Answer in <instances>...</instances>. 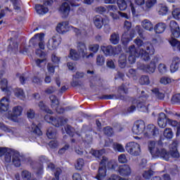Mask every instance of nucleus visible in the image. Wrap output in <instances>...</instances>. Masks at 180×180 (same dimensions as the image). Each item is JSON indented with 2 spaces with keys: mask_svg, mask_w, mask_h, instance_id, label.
Returning a JSON list of instances; mask_svg holds the SVG:
<instances>
[{
  "mask_svg": "<svg viewBox=\"0 0 180 180\" xmlns=\"http://www.w3.org/2000/svg\"><path fill=\"white\" fill-rule=\"evenodd\" d=\"M106 164L107 168L108 169H111L112 171H117L118 172L119 169V165L117 162L115 160H110L108 158L103 156L102 160L100 162V165H102L98 169V173L96 175V178L98 180H104L105 177L106 176Z\"/></svg>",
  "mask_w": 180,
  "mask_h": 180,
  "instance_id": "nucleus-1",
  "label": "nucleus"
},
{
  "mask_svg": "<svg viewBox=\"0 0 180 180\" xmlns=\"http://www.w3.org/2000/svg\"><path fill=\"white\" fill-rule=\"evenodd\" d=\"M30 42L36 46L38 44L39 49L36 50L37 56L41 57L44 56V52H42L41 50H44V34H36L30 40Z\"/></svg>",
  "mask_w": 180,
  "mask_h": 180,
  "instance_id": "nucleus-2",
  "label": "nucleus"
},
{
  "mask_svg": "<svg viewBox=\"0 0 180 180\" xmlns=\"http://www.w3.org/2000/svg\"><path fill=\"white\" fill-rule=\"evenodd\" d=\"M45 120L48 122V123H51L53 126L55 127H60L63 124H65L68 122V119L64 117H53L50 115H46L44 117Z\"/></svg>",
  "mask_w": 180,
  "mask_h": 180,
  "instance_id": "nucleus-3",
  "label": "nucleus"
},
{
  "mask_svg": "<svg viewBox=\"0 0 180 180\" xmlns=\"http://www.w3.org/2000/svg\"><path fill=\"white\" fill-rule=\"evenodd\" d=\"M126 150L127 153L131 154V155H140L141 153V148H140V145L136 142H130L126 146Z\"/></svg>",
  "mask_w": 180,
  "mask_h": 180,
  "instance_id": "nucleus-4",
  "label": "nucleus"
},
{
  "mask_svg": "<svg viewBox=\"0 0 180 180\" xmlns=\"http://www.w3.org/2000/svg\"><path fill=\"white\" fill-rule=\"evenodd\" d=\"M118 92L120 94H109V95H103L101 97H99V99H120L121 101L124 100V96L123 95H120L121 94H127V91L124 90V85H122L119 89Z\"/></svg>",
  "mask_w": 180,
  "mask_h": 180,
  "instance_id": "nucleus-5",
  "label": "nucleus"
},
{
  "mask_svg": "<svg viewBox=\"0 0 180 180\" xmlns=\"http://www.w3.org/2000/svg\"><path fill=\"white\" fill-rule=\"evenodd\" d=\"M155 50L154 49V46L151 44H146V49L142 50L141 53V58L144 61L150 60V56H154V53Z\"/></svg>",
  "mask_w": 180,
  "mask_h": 180,
  "instance_id": "nucleus-6",
  "label": "nucleus"
},
{
  "mask_svg": "<svg viewBox=\"0 0 180 180\" xmlns=\"http://www.w3.org/2000/svg\"><path fill=\"white\" fill-rule=\"evenodd\" d=\"M146 130V123L143 120H138L134 122L132 127L134 134H143Z\"/></svg>",
  "mask_w": 180,
  "mask_h": 180,
  "instance_id": "nucleus-7",
  "label": "nucleus"
},
{
  "mask_svg": "<svg viewBox=\"0 0 180 180\" xmlns=\"http://www.w3.org/2000/svg\"><path fill=\"white\" fill-rule=\"evenodd\" d=\"M148 150L152 155H155V153L159 150L160 147H162V141H158L157 143L154 141H149L148 143Z\"/></svg>",
  "mask_w": 180,
  "mask_h": 180,
  "instance_id": "nucleus-8",
  "label": "nucleus"
},
{
  "mask_svg": "<svg viewBox=\"0 0 180 180\" xmlns=\"http://www.w3.org/2000/svg\"><path fill=\"white\" fill-rule=\"evenodd\" d=\"M49 98L52 109H54L57 113H59L60 115H61V113H64V108H59L60 102L58 101L57 96L52 95L49 97Z\"/></svg>",
  "mask_w": 180,
  "mask_h": 180,
  "instance_id": "nucleus-9",
  "label": "nucleus"
},
{
  "mask_svg": "<svg viewBox=\"0 0 180 180\" xmlns=\"http://www.w3.org/2000/svg\"><path fill=\"white\" fill-rule=\"evenodd\" d=\"M101 50L105 54V56H116L117 54H119V52L120 51V49L119 48H114L111 45L107 46H102ZM119 51V52H117Z\"/></svg>",
  "mask_w": 180,
  "mask_h": 180,
  "instance_id": "nucleus-10",
  "label": "nucleus"
},
{
  "mask_svg": "<svg viewBox=\"0 0 180 180\" xmlns=\"http://www.w3.org/2000/svg\"><path fill=\"white\" fill-rule=\"evenodd\" d=\"M148 98V95H146L145 97L141 96L136 101V106L139 109L140 112H148V105L146 104V100Z\"/></svg>",
  "mask_w": 180,
  "mask_h": 180,
  "instance_id": "nucleus-11",
  "label": "nucleus"
},
{
  "mask_svg": "<svg viewBox=\"0 0 180 180\" xmlns=\"http://www.w3.org/2000/svg\"><path fill=\"white\" fill-rule=\"evenodd\" d=\"M61 43V38L60 37H53L49 39L46 46L49 50H55Z\"/></svg>",
  "mask_w": 180,
  "mask_h": 180,
  "instance_id": "nucleus-12",
  "label": "nucleus"
},
{
  "mask_svg": "<svg viewBox=\"0 0 180 180\" xmlns=\"http://www.w3.org/2000/svg\"><path fill=\"white\" fill-rule=\"evenodd\" d=\"M160 131H158V128L155 127L154 124H148L146 128V132L145 133V137H153L155 136H158Z\"/></svg>",
  "mask_w": 180,
  "mask_h": 180,
  "instance_id": "nucleus-13",
  "label": "nucleus"
},
{
  "mask_svg": "<svg viewBox=\"0 0 180 180\" xmlns=\"http://www.w3.org/2000/svg\"><path fill=\"white\" fill-rule=\"evenodd\" d=\"M118 174L121 176H129L131 175V168L129 165H120L118 167Z\"/></svg>",
  "mask_w": 180,
  "mask_h": 180,
  "instance_id": "nucleus-14",
  "label": "nucleus"
},
{
  "mask_svg": "<svg viewBox=\"0 0 180 180\" xmlns=\"http://www.w3.org/2000/svg\"><path fill=\"white\" fill-rule=\"evenodd\" d=\"M155 155H158V157L163 158L165 161H169V158H171L169 152L167 151V149L162 148V146L159 147V149H158Z\"/></svg>",
  "mask_w": 180,
  "mask_h": 180,
  "instance_id": "nucleus-15",
  "label": "nucleus"
},
{
  "mask_svg": "<svg viewBox=\"0 0 180 180\" xmlns=\"http://www.w3.org/2000/svg\"><path fill=\"white\" fill-rule=\"evenodd\" d=\"M9 98L8 97H3L0 100V113H4V112H8L9 109Z\"/></svg>",
  "mask_w": 180,
  "mask_h": 180,
  "instance_id": "nucleus-16",
  "label": "nucleus"
},
{
  "mask_svg": "<svg viewBox=\"0 0 180 180\" xmlns=\"http://www.w3.org/2000/svg\"><path fill=\"white\" fill-rule=\"evenodd\" d=\"M168 119L167 115L164 112H160L158 118V124L161 129H165L167 127V123H168Z\"/></svg>",
  "mask_w": 180,
  "mask_h": 180,
  "instance_id": "nucleus-17",
  "label": "nucleus"
},
{
  "mask_svg": "<svg viewBox=\"0 0 180 180\" xmlns=\"http://www.w3.org/2000/svg\"><path fill=\"white\" fill-rule=\"evenodd\" d=\"M47 168L48 169H50L51 171H53L54 172L56 179H53L52 180L60 179V174H61V169L60 168L56 169V166L52 162L47 163Z\"/></svg>",
  "mask_w": 180,
  "mask_h": 180,
  "instance_id": "nucleus-18",
  "label": "nucleus"
},
{
  "mask_svg": "<svg viewBox=\"0 0 180 180\" xmlns=\"http://www.w3.org/2000/svg\"><path fill=\"white\" fill-rule=\"evenodd\" d=\"M22 160H23V157L20 155V153L16 152L13 154L12 162L15 167H20L22 164Z\"/></svg>",
  "mask_w": 180,
  "mask_h": 180,
  "instance_id": "nucleus-19",
  "label": "nucleus"
},
{
  "mask_svg": "<svg viewBox=\"0 0 180 180\" xmlns=\"http://www.w3.org/2000/svg\"><path fill=\"white\" fill-rule=\"evenodd\" d=\"M71 11V6L68 2H63L59 8V12L64 15V16H68Z\"/></svg>",
  "mask_w": 180,
  "mask_h": 180,
  "instance_id": "nucleus-20",
  "label": "nucleus"
},
{
  "mask_svg": "<svg viewBox=\"0 0 180 180\" xmlns=\"http://www.w3.org/2000/svg\"><path fill=\"white\" fill-rule=\"evenodd\" d=\"M77 51L83 58H85L86 54H88V49H86V45L84 42H79L77 44Z\"/></svg>",
  "mask_w": 180,
  "mask_h": 180,
  "instance_id": "nucleus-21",
  "label": "nucleus"
},
{
  "mask_svg": "<svg viewBox=\"0 0 180 180\" xmlns=\"http://www.w3.org/2000/svg\"><path fill=\"white\" fill-rule=\"evenodd\" d=\"M157 4V0H147L145 2V6L143 7L144 12H150L151 8H153Z\"/></svg>",
  "mask_w": 180,
  "mask_h": 180,
  "instance_id": "nucleus-22",
  "label": "nucleus"
},
{
  "mask_svg": "<svg viewBox=\"0 0 180 180\" xmlns=\"http://www.w3.org/2000/svg\"><path fill=\"white\" fill-rule=\"evenodd\" d=\"M58 33H66L68 32V22H63L59 23L56 27Z\"/></svg>",
  "mask_w": 180,
  "mask_h": 180,
  "instance_id": "nucleus-23",
  "label": "nucleus"
},
{
  "mask_svg": "<svg viewBox=\"0 0 180 180\" xmlns=\"http://www.w3.org/2000/svg\"><path fill=\"white\" fill-rule=\"evenodd\" d=\"M141 70L144 71V72H148V74H153V72H155V68H157V66L154 64L150 63L149 65H143L141 66Z\"/></svg>",
  "mask_w": 180,
  "mask_h": 180,
  "instance_id": "nucleus-24",
  "label": "nucleus"
},
{
  "mask_svg": "<svg viewBox=\"0 0 180 180\" xmlns=\"http://www.w3.org/2000/svg\"><path fill=\"white\" fill-rule=\"evenodd\" d=\"M141 26L145 30H148V32H153L154 27H153V23L150 20L145 19L141 22Z\"/></svg>",
  "mask_w": 180,
  "mask_h": 180,
  "instance_id": "nucleus-25",
  "label": "nucleus"
},
{
  "mask_svg": "<svg viewBox=\"0 0 180 180\" xmlns=\"http://www.w3.org/2000/svg\"><path fill=\"white\" fill-rule=\"evenodd\" d=\"M165 29H167V25L164 22H159L154 27L155 33H158V34L164 33Z\"/></svg>",
  "mask_w": 180,
  "mask_h": 180,
  "instance_id": "nucleus-26",
  "label": "nucleus"
},
{
  "mask_svg": "<svg viewBox=\"0 0 180 180\" xmlns=\"http://www.w3.org/2000/svg\"><path fill=\"white\" fill-rule=\"evenodd\" d=\"M0 84L1 91L6 92L7 95H11V90L8 89V80L6 79H1Z\"/></svg>",
  "mask_w": 180,
  "mask_h": 180,
  "instance_id": "nucleus-27",
  "label": "nucleus"
},
{
  "mask_svg": "<svg viewBox=\"0 0 180 180\" xmlns=\"http://www.w3.org/2000/svg\"><path fill=\"white\" fill-rule=\"evenodd\" d=\"M14 95L16 98H18V99H21L22 101L26 99V94L22 89H15L14 91Z\"/></svg>",
  "mask_w": 180,
  "mask_h": 180,
  "instance_id": "nucleus-28",
  "label": "nucleus"
},
{
  "mask_svg": "<svg viewBox=\"0 0 180 180\" xmlns=\"http://www.w3.org/2000/svg\"><path fill=\"white\" fill-rule=\"evenodd\" d=\"M35 9L39 15H46L49 12V8L43 5L37 4L35 5Z\"/></svg>",
  "mask_w": 180,
  "mask_h": 180,
  "instance_id": "nucleus-29",
  "label": "nucleus"
},
{
  "mask_svg": "<svg viewBox=\"0 0 180 180\" xmlns=\"http://www.w3.org/2000/svg\"><path fill=\"white\" fill-rule=\"evenodd\" d=\"M94 25L97 29H102L103 26V18L100 15H97L94 19Z\"/></svg>",
  "mask_w": 180,
  "mask_h": 180,
  "instance_id": "nucleus-30",
  "label": "nucleus"
},
{
  "mask_svg": "<svg viewBox=\"0 0 180 180\" xmlns=\"http://www.w3.org/2000/svg\"><path fill=\"white\" fill-rule=\"evenodd\" d=\"M128 53L131 56H135L136 57H140V51L136 49V46L131 45L128 49Z\"/></svg>",
  "mask_w": 180,
  "mask_h": 180,
  "instance_id": "nucleus-31",
  "label": "nucleus"
},
{
  "mask_svg": "<svg viewBox=\"0 0 180 180\" xmlns=\"http://www.w3.org/2000/svg\"><path fill=\"white\" fill-rule=\"evenodd\" d=\"M118 64L120 68H124L126 67V64H127V56H126L124 53L121 54L119 57Z\"/></svg>",
  "mask_w": 180,
  "mask_h": 180,
  "instance_id": "nucleus-32",
  "label": "nucleus"
},
{
  "mask_svg": "<svg viewBox=\"0 0 180 180\" xmlns=\"http://www.w3.org/2000/svg\"><path fill=\"white\" fill-rule=\"evenodd\" d=\"M46 136L48 139H56L57 136V131L53 127H50L47 129Z\"/></svg>",
  "mask_w": 180,
  "mask_h": 180,
  "instance_id": "nucleus-33",
  "label": "nucleus"
},
{
  "mask_svg": "<svg viewBox=\"0 0 180 180\" xmlns=\"http://www.w3.org/2000/svg\"><path fill=\"white\" fill-rule=\"evenodd\" d=\"M23 109L22 108V106L17 105L13 108V117H18V116H20L22 115Z\"/></svg>",
  "mask_w": 180,
  "mask_h": 180,
  "instance_id": "nucleus-34",
  "label": "nucleus"
},
{
  "mask_svg": "<svg viewBox=\"0 0 180 180\" xmlns=\"http://www.w3.org/2000/svg\"><path fill=\"white\" fill-rule=\"evenodd\" d=\"M152 91L154 94V96L156 98H158L159 101H162L165 98V95L164 93L160 92L158 89H153Z\"/></svg>",
  "mask_w": 180,
  "mask_h": 180,
  "instance_id": "nucleus-35",
  "label": "nucleus"
},
{
  "mask_svg": "<svg viewBox=\"0 0 180 180\" xmlns=\"http://www.w3.org/2000/svg\"><path fill=\"white\" fill-rule=\"evenodd\" d=\"M70 58L71 60H73L74 61H77L79 60V54L75 49H70V54H69Z\"/></svg>",
  "mask_w": 180,
  "mask_h": 180,
  "instance_id": "nucleus-36",
  "label": "nucleus"
},
{
  "mask_svg": "<svg viewBox=\"0 0 180 180\" xmlns=\"http://www.w3.org/2000/svg\"><path fill=\"white\" fill-rule=\"evenodd\" d=\"M91 155H94V157H95L96 158L101 159L102 155L105 154V149H101L100 150H91Z\"/></svg>",
  "mask_w": 180,
  "mask_h": 180,
  "instance_id": "nucleus-37",
  "label": "nucleus"
},
{
  "mask_svg": "<svg viewBox=\"0 0 180 180\" xmlns=\"http://www.w3.org/2000/svg\"><path fill=\"white\" fill-rule=\"evenodd\" d=\"M38 106L41 110L46 112V113H49L50 115H53V111L47 108V105L43 102L40 101L38 104Z\"/></svg>",
  "mask_w": 180,
  "mask_h": 180,
  "instance_id": "nucleus-38",
  "label": "nucleus"
},
{
  "mask_svg": "<svg viewBox=\"0 0 180 180\" xmlns=\"http://www.w3.org/2000/svg\"><path fill=\"white\" fill-rule=\"evenodd\" d=\"M110 41L112 44H117L120 41V37L118 34L113 33L110 35Z\"/></svg>",
  "mask_w": 180,
  "mask_h": 180,
  "instance_id": "nucleus-39",
  "label": "nucleus"
},
{
  "mask_svg": "<svg viewBox=\"0 0 180 180\" xmlns=\"http://www.w3.org/2000/svg\"><path fill=\"white\" fill-rule=\"evenodd\" d=\"M163 136L167 140H171L174 137V132H172V129L170 128H166L164 131Z\"/></svg>",
  "mask_w": 180,
  "mask_h": 180,
  "instance_id": "nucleus-40",
  "label": "nucleus"
},
{
  "mask_svg": "<svg viewBox=\"0 0 180 180\" xmlns=\"http://www.w3.org/2000/svg\"><path fill=\"white\" fill-rule=\"evenodd\" d=\"M31 129L32 133H34V134H36L37 136H41V130L40 129V128H39L37 125H36L35 124H32L31 125Z\"/></svg>",
  "mask_w": 180,
  "mask_h": 180,
  "instance_id": "nucleus-41",
  "label": "nucleus"
},
{
  "mask_svg": "<svg viewBox=\"0 0 180 180\" xmlns=\"http://www.w3.org/2000/svg\"><path fill=\"white\" fill-rule=\"evenodd\" d=\"M11 2H12L13 5V8L15 11H18V12H20V6L22 5V1L20 0H10Z\"/></svg>",
  "mask_w": 180,
  "mask_h": 180,
  "instance_id": "nucleus-42",
  "label": "nucleus"
},
{
  "mask_svg": "<svg viewBox=\"0 0 180 180\" xmlns=\"http://www.w3.org/2000/svg\"><path fill=\"white\" fill-rule=\"evenodd\" d=\"M117 4L120 10L126 11L127 9V3H126V1L117 0Z\"/></svg>",
  "mask_w": 180,
  "mask_h": 180,
  "instance_id": "nucleus-43",
  "label": "nucleus"
},
{
  "mask_svg": "<svg viewBox=\"0 0 180 180\" xmlns=\"http://www.w3.org/2000/svg\"><path fill=\"white\" fill-rule=\"evenodd\" d=\"M21 176L23 180H34L32 179V174L27 170H23L21 173Z\"/></svg>",
  "mask_w": 180,
  "mask_h": 180,
  "instance_id": "nucleus-44",
  "label": "nucleus"
},
{
  "mask_svg": "<svg viewBox=\"0 0 180 180\" xmlns=\"http://www.w3.org/2000/svg\"><path fill=\"white\" fill-rule=\"evenodd\" d=\"M112 148L115 151H117L118 153H124V148L122 144L115 143L112 145Z\"/></svg>",
  "mask_w": 180,
  "mask_h": 180,
  "instance_id": "nucleus-45",
  "label": "nucleus"
},
{
  "mask_svg": "<svg viewBox=\"0 0 180 180\" xmlns=\"http://www.w3.org/2000/svg\"><path fill=\"white\" fill-rule=\"evenodd\" d=\"M65 130L67 134H69V136H70L71 137H74V136H78V134L74 133L75 131L74 128H72L71 125H67L65 127Z\"/></svg>",
  "mask_w": 180,
  "mask_h": 180,
  "instance_id": "nucleus-46",
  "label": "nucleus"
},
{
  "mask_svg": "<svg viewBox=\"0 0 180 180\" xmlns=\"http://www.w3.org/2000/svg\"><path fill=\"white\" fill-rule=\"evenodd\" d=\"M172 82V79L168 77H162L160 79V83L162 85H168V84H171Z\"/></svg>",
  "mask_w": 180,
  "mask_h": 180,
  "instance_id": "nucleus-47",
  "label": "nucleus"
},
{
  "mask_svg": "<svg viewBox=\"0 0 180 180\" xmlns=\"http://www.w3.org/2000/svg\"><path fill=\"white\" fill-rule=\"evenodd\" d=\"M105 64V57L102 55H98L96 57V65L102 67Z\"/></svg>",
  "mask_w": 180,
  "mask_h": 180,
  "instance_id": "nucleus-48",
  "label": "nucleus"
},
{
  "mask_svg": "<svg viewBox=\"0 0 180 180\" xmlns=\"http://www.w3.org/2000/svg\"><path fill=\"white\" fill-rule=\"evenodd\" d=\"M84 159H81V158L78 159L75 165L76 169L81 171V169L84 168Z\"/></svg>",
  "mask_w": 180,
  "mask_h": 180,
  "instance_id": "nucleus-49",
  "label": "nucleus"
},
{
  "mask_svg": "<svg viewBox=\"0 0 180 180\" xmlns=\"http://www.w3.org/2000/svg\"><path fill=\"white\" fill-rule=\"evenodd\" d=\"M139 82L141 85H148L150 84V78L148 76H142L139 79Z\"/></svg>",
  "mask_w": 180,
  "mask_h": 180,
  "instance_id": "nucleus-50",
  "label": "nucleus"
},
{
  "mask_svg": "<svg viewBox=\"0 0 180 180\" xmlns=\"http://www.w3.org/2000/svg\"><path fill=\"white\" fill-rule=\"evenodd\" d=\"M103 133L105 134V136H108V137H110L113 136V129L110 127H106L103 129Z\"/></svg>",
  "mask_w": 180,
  "mask_h": 180,
  "instance_id": "nucleus-51",
  "label": "nucleus"
},
{
  "mask_svg": "<svg viewBox=\"0 0 180 180\" xmlns=\"http://www.w3.org/2000/svg\"><path fill=\"white\" fill-rule=\"evenodd\" d=\"M158 68L160 74L162 75L165 74V72L168 71V70L167 69V65H165V64L164 63H160Z\"/></svg>",
  "mask_w": 180,
  "mask_h": 180,
  "instance_id": "nucleus-52",
  "label": "nucleus"
},
{
  "mask_svg": "<svg viewBox=\"0 0 180 180\" xmlns=\"http://www.w3.org/2000/svg\"><path fill=\"white\" fill-rule=\"evenodd\" d=\"M158 12L159 15L164 16V15H167L168 12V7L165 6H161Z\"/></svg>",
  "mask_w": 180,
  "mask_h": 180,
  "instance_id": "nucleus-53",
  "label": "nucleus"
},
{
  "mask_svg": "<svg viewBox=\"0 0 180 180\" xmlns=\"http://www.w3.org/2000/svg\"><path fill=\"white\" fill-rule=\"evenodd\" d=\"M167 124H169V126H172V127H176V131H178V126H179V123L176 120H172L167 118Z\"/></svg>",
  "mask_w": 180,
  "mask_h": 180,
  "instance_id": "nucleus-54",
  "label": "nucleus"
},
{
  "mask_svg": "<svg viewBox=\"0 0 180 180\" xmlns=\"http://www.w3.org/2000/svg\"><path fill=\"white\" fill-rule=\"evenodd\" d=\"M178 141H173L172 143L169 146V151L178 150Z\"/></svg>",
  "mask_w": 180,
  "mask_h": 180,
  "instance_id": "nucleus-55",
  "label": "nucleus"
},
{
  "mask_svg": "<svg viewBox=\"0 0 180 180\" xmlns=\"http://www.w3.org/2000/svg\"><path fill=\"white\" fill-rule=\"evenodd\" d=\"M172 16L176 20H180V9L179 8H175L172 11Z\"/></svg>",
  "mask_w": 180,
  "mask_h": 180,
  "instance_id": "nucleus-56",
  "label": "nucleus"
},
{
  "mask_svg": "<svg viewBox=\"0 0 180 180\" xmlns=\"http://www.w3.org/2000/svg\"><path fill=\"white\" fill-rule=\"evenodd\" d=\"M118 162L120 164H126L127 163V158L125 154H121L118 156Z\"/></svg>",
  "mask_w": 180,
  "mask_h": 180,
  "instance_id": "nucleus-57",
  "label": "nucleus"
},
{
  "mask_svg": "<svg viewBox=\"0 0 180 180\" xmlns=\"http://www.w3.org/2000/svg\"><path fill=\"white\" fill-rule=\"evenodd\" d=\"M0 129L1 130H3V131H6V133H13V130L9 129L2 122H0Z\"/></svg>",
  "mask_w": 180,
  "mask_h": 180,
  "instance_id": "nucleus-58",
  "label": "nucleus"
},
{
  "mask_svg": "<svg viewBox=\"0 0 180 180\" xmlns=\"http://www.w3.org/2000/svg\"><path fill=\"white\" fill-rule=\"evenodd\" d=\"M89 49L90 51H92L93 53H98V51L99 50V45L91 44L89 46Z\"/></svg>",
  "mask_w": 180,
  "mask_h": 180,
  "instance_id": "nucleus-59",
  "label": "nucleus"
},
{
  "mask_svg": "<svg viewBox=\"0 0 180 180\" xmlns=\"http://www.w3.org/2000/svg\"><path fill=\"white\" fill-rule=\"evenodd\" d=\"M143 176L145 179H150L153 176V172L151 170L145 171L143 173Z\"/></svg>",
  "mask_w": 180,
  "mask_h": 180,
  "instance_id": "nucleus-60",
  "label": "nucleus"
},
{
  "mask_svg": "<svg viewBox=\"0 0 180 180\" xmlns=\"http://www.w3.org/2000/svg\"><path fill=\"white\" fill-rule=\"evenodd\" d=\"M170 158H179V152H178V149L175 150H169Z\"/></svg>",
  "mask_w": 180,
  "mask_h": 180,
  "instance_id": "nucleus-61",
  "label": "nucleus"
},
{
  "mask_svg": "<svg viewBox=\"0 0 180 180\" xmlns=\"http://www.w3.org/2000/svg\"><path fill=\"white\" fill-rule=\"evenodd\" d=\"M172 103H180V94H175L172 98Z\"/></svg>",
  "mask_w": 180,
  "mask_h": 180,
  "instance_id": "nucleus-62",
  "label": "nucleus"
},
{
  "mask_svg": "<svg viewBox=\"0 0 180 180\" xmlns=\"http://www.w3.org/2000/svg\"><path fill=\"white\" fill-rule=\"evenodd\" d=\"M54 92H56V87L51 86L49 87H48L46 90H45V94H47L48 95H50L51 94H54Z\"/></svg>",
  "mask_w": 180,
  "mask_h": 180,
  "instance_id": "nucleus-63",
  "label": "nucleus"
},
{
  "mask_svg": "<svg viewBox=\"0 0 180 180\" xmlns=\"http://www.w3.org/2000/svg\"><path fill=\"white\" fill-rule=\"evenodd\" d=\"M108 180H129V179H124V178H122L118 175H116V174H112L110 179Z\"/></svg>",
  "mask_w": 180,
  "mask_h": 180,
  "instance_id": "nucleus-64",
  "label": "nucleus"
}]
</instances>
